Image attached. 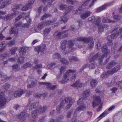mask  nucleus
<instances>
[{"label":"nucleus","mask_w":122,"mask_h":122,"mask_svg":"<svg viewBox=\"0 0 122 122\" xmlns=\"http://www.w3.org/2000/svg\"><path fill=\"white\" fill-rule=\"evenodd\" d=\"M61 47L62 50L64 54L69 53L70 51L73 52L76 50L77 47L74 46V44L72 41L69 40L67 42L66 40H64L61 42Z\"/></svg>","instance_id":"f257e3e1"},{"label":"nucleus","mask_w":122,"mask_h":122,"mask_svg":"<svg viewBox=\"0 0 122 122\" xmlns=\"http://www.w3.org/2000/svg\"><path fill=\"white\" fill-rule=\"evenodd\" d=\"M67 104L65 108V109L67 110L69 109L73 104L74 101L71 97H67L63 100L61 99L60 105L57 107L56 110L57 111H59L65 105L64 101Z\"/></svg>","instance_id":"f03ea898"},{"label":"nucleus","mask_w":122,"mask_h":122,"mask_svg":"<svg viewBox=\"0 0 122 122\" xmlns=\"http://www.w3.org/2000/svg\"><path fill=\"white\" fill-rule=\"evenodd\" d=\"M77 40L79 41H82L86 43L89 42L88 45V48H92L94 45V41L92 38L80 37L77 38Z\"/></svg>","instance_id":"7ed1b4c3"},{"label":"nucleus","mask_w":122,"mask_h":122,"mask_svg":"<svg viewBox=\"0 0 122 122\" xmlns=\"http://www.w3.org/2000/svg\"><path fill=\"white\" fill-rule=\"evenodd\" d=\"M76 70H72L71 69H69L67 70L65 73V74L64 75V78L61 81V83L62 84L66 83H67V81L68 80L67 78L68 76L70 75L71 73H74L76 72Z\"/></svg>","instance_id":"20e7f679"},{"label":"nucleus","mask_w":122,"mask_h":122,"mask_svg":"<svg viewBox=\"0 0 122 122\" xmlns=\"http://www.w3.org/2000/svg\"><path fill=\"white\" fill-rule=\"evenodd\" d=\"M65 31H62L60 32H55L54 35V37L56 39H61L63 38H65L68 36L67 34L63 35Z\"/></svg>","instance_id":"39448f33"},{"label":"nucleus","mask_w":122,"mask_h":122,"mask_svg":"<svg viewBox=\"0 0 122 122\" xmlns=\"http://www.w3.org/2000/svg\"><path fill=\"white\" fill-rule=\"evenodd\" d=\"M113 31L116 33L112 34L111 37L112 39H114L117 37L119 35L122 33V27L120 28H117L114 30Z\"/></svg>","instance_id":"423d86ee"},{"label":"nucleus","mask_w":122,"mask_h":122,"mask_svg":"<svg viewBox=\"0 0 122 122\" xmlns=\"http://www.w3.org/2000/svg\"><path fill=\"white\" fill-rule=\"evenodd\" d=\"M94 101L92 103V105L94 107H95L99 104L101 102V100L99 96H94Z\"/></svg>","instance_id":"0eeeda50"},{"label":"nucleus","mask_w":122,"mask_h":122,"mask_svg":"<svg viewBox=\"0 0 122 122\" xmlns=\"http://www.w3.org/2000/svg\"><path fill=\"white\" fill-rule=\"evenodd\" d=\"M96 0H84L83 4H82L83 6H87L89 3H91L89 6L87 7L86 8L91 7L94 4V2Z\"/></svg>","instance_id":"6e6552de"},{"label":"nucleus","mask_w":122,"mask_h":122,"mask_svg":"<svg viewBox=\"0 0 122 122\" xmlns=\"http://www.w3.org/2000/svg\"><path fill=\"white\" fill-rule=\"evenodd\" d=\"M39 84L41 85H46L48 89L50 90H53L55 89L56 87V86L52 85L50 83L45 82H39Z\"/></svg>","instance_id":"1a4fd4ad"},{"label":"nucleus","mask_w":122,"mask_h":122,"mask_svg":"<svg viewBox=\"0 0 122 122\" xmlns=\"http://www.w3.org/2000/svg\"><path fill=\"white\" fill-rule=\"evenodd\" d=\"M89 21H91L96 24H98V23L100 22V18L98 17L97 19H96L94 16L90 17L88 19Z\"/></svg>","instance_id":"9d476101"},{"label":"nucleus","mask_w":122,"mask_h":122,"mask_svg":"<svg viewBox=\"0 0 122 122\" xmlns=\"http://www.w3.org/2000/svg\"><path fill=\"white\" fill-rule=\"evenodd\" d=\"M3 94V93L2 92L0 95V106L4 105L6 102V98Z\"/></svg>","instance_id":"9b49d317"},{"label":"nucleus","mask_w":122,"mask_h":122,"mask_svg":"<svg viewBox=\"0 0 122 122\" xmlns=\"http://www.w3.org/2000/svg\"><path fill=\"white\" fill-rule=\"evenodd\" d=\"M24 91L23 90L19 89L17 91L15 92L14 94V96L15 97H20L24 93Z\"/></svg>","instance_id":"f8f14e48"},{"label":"nucleus","mask_w":122,"mask_h":122,"mask_svg":"<svg viewBox=\"0 0 122 122\" xmlns=\"http://www.w3.org/2000/svg\"><path fill=\"white\" fill-rule=\"evenodd\" d=\"M112 3L109 2L104 4L103 5L97 9V12H100L101 11L105 9L107 6H109L111 5L112 4Z\"/></svg>","instance_id":"ddd939ff"},{"label":"nucleus","mask_w":122,"mask_h":122,"mask_svg":"<svg viewBox=\"0 0 122 122\" xmlns=\"http://www.w3.org/2000/svg\"><path fill=\"white\" fill-rule=\"evenodd\" d=\"M120 68V66H118L114 67L111 70L108 71V73L110 75H112L114 73L117 72L119 69Z\"/></svg>","instance_id":"4468645a"},{"label":"nucleus","mask_w":122,"mask_h":122,"mask_svg":"<svg viewBox=\"0 0 122 122\" xmlns=\"http://www.w3.org/2000/svg\"><path fill=\"white\" fill-rule=\"evenodd\" d=\"M91 13V12L89 11H86L81 14V17L82 19H85L89 16Z\"/></svg>","instance_id":"2eb2a0df"},{"label":"nucleus","mask_w":122,"mask_h":122,"mask_svg":"<svg viewBox=\"0 0 122 122\" xmlns=\"http://www.w3.org/2000/svg\"><path fill=\"white\" fill-rule=\"evenodd\" d=\"M38 105H39V103L37 102L31 103H29L28 104L29 110H32L33 109L35 108L36 107H37Z\"/></svg>","instance_id":"dca6fc26"},{"label":"nucleus","mask_w":122,"mask_h":122,"mask_svg":"<svg viewBox=\"0 0 122 122\" xmlns=\"http://www.w3.org/2000/svg\"><path fill=\"white\" fill-rule=\"evenodd\" d=\"M27 22L28 23H25L23 25V27L28 28L30 26V24L31 22V20L29 17V16L28 15L27 16H26L25 18Z\"/></svg>","instance_id":"f3484780"},{"label":"nucleus","mask_w":122,"mask_h":122,"mask_svg":"<svg viewBox=\"0 0 122 122\" xmlns=\"http://www.w3.org/2000/svg\"><path fill=\"white\" fill-rule=\"evenodd\" d=\"M60 8L62 10H66V11L65 12V14H66L68 12L70 11L69 9L70 8H72V6H70L69 8L67 7V6L66 5L61 4L60 6Z\"/></svg>","instance_id":"a211bd4d"},{"label":"nucleus","mask_w":122,"mask_h":122,"mask_svg":"<svg viewBox=\"0 0 122 122\" xmlns=\"http://www.w3.org/2000/svg\"><path fill=\"white\" fill-rule=\"evenodd\" d=\"M83 84L80 82L79 80L76 81V82L71 85V86L73 87H81L82 86Z\"/></svg>","instance_id":"6ab92c4d"},{"label":"nucleus","mask_w":122,"mask_h":122,"mask_svg":"<svg viewBox=\"0 0 122 122\" xmlns=\"http://www.w3.org/2000/svg\"><path fill=\"white\" fill-rule=\"evenodd\" d=\"M26 114L25 112H22L17 117L23 121H24L26 119L24 117Z\"/></svg>","instance_id":"aec40b11"},{"label":"nucleus","mask_w":122,"mask_h":122,"mask_svg":"<svg viewBox=\"0 0 122 122\" xmlns=\"http://www.w3.org/2000/svg\"><path fill=\"white\" fill-rule=\"evenodd\" d=\"M102 22L104 23L105 22L107 23H113L115 22L114 20H111L108 19L107 18L103 16L102 17Z\"/></svg>","instance_id":"412c9836"},{"label":"nucleus","mask_w":122,"mask_h":122,"mask_svg":"<svg viewBox=\"0 0 122 122\" xmlns=\"http://www.w3.org/2000/svg\"><path fill=\"white\" fill-rule=\"evenodd\" d=\"M97 81L95 79H93L90 81V86L92 88L95 87L97 84Z\"/></svg>","instance_id":"4be33fe9"},{"label":"nucleus","mask_w":122,"mask_h":122,"mask_svg":"<svg viewBox=\"0 0 122 122\" xmlns=\"http://www.w3.org/2000/svg\"><path fill=\"white\" fill-rule=\"evenodd\" d=\"M102 51L105 55H108V52L107 50V45L105 44L103 45L102 47Z\"/></svg>","instance_id":"5701e85b"},{"label":"nucleus","mask_w":122,"mask_h":122,"mask_svg":"<svg viewBox=\"0 0 122 122\" xmlns=\"http://www.w3.org/2000/svg\"><path fill=\"white\" fill-rule=\"evenodd\" d=\"M86 105L84 104H83L81 105L79 107L76 108V111H81L85 109L86 107Z\"/></svg>","instance_id":"b1692460"},{"label":"nucleus","mask_w":122,"mask_h":122,"mask_svg":"<svg viewBox=\"0 0 122 122\" xmlns=\"http://www.w3.org/2000/svg\"><path fill=\"white\" fill-rule=\"evenodd\" d=\"M19 55L20 56H24L25 55L26 50L24 48L21 47L20 49Z\"/></svg>","instance_id":"393cba45"},{"label":"nucleus","mask_w":122,"mask_h":122,"mask_svg":"<svg viewBox=\"0 0 122 122\" xmlns=\"http://www.w3.org/2000/svg\"><path fill=\"white\" fill-rule=\"evenodd\" d=\"M117 64V63L114 61H112L109 63L107 67V68L108 69H110Z\"/></svg>","instance_id":"a878e982"},{"label":"nucleus","mask_w":122,"mask_h":122,"mask_svg":"<svg viewBox=\"0 0 122 122\" xmlns=\"http://www.w3.org/2000/svg\"><path fill=\"white\" fill-rule=\"evenodd\" d=\"M39 109L38 110V112L41 114L45 112L47 109V107H39Z\"/></svg>","instance_id":"bb28decb"},{"label":"nucleus","mask_w":122,"mask_h":122,"mask_svg":"<svg viewBox=\"0 0 122 122\" xmlns=\"http://www.w3.org/2000/svg\"><path fill=\"white\" fill-rule=\"evenodd\" d=\"M14 16V15L12 13L11 14H9L5 15L4 18V20H7L8 19H11Z\"/></svg>","instance_id":"cd10ccee"},{"label":"nucleus","mask_w":122,"mask_h":122,"mask_svg":"<svg viewBox=\"0 0 122 122\" xmlns=\"http://www.w3.org/2000/svg\"><path fill=\"white\" fill-rule=\"evenodd\" d=\"M7 44V43L6 42L4 41L0 42V46L2 47L4 46V47L1 48L0 49V51L1 52L5 48V46Z\"/></svg>","instance_id":"c85d7f7f"},{"label":"nucleus","mask_w":122,"mask_h":122,"mask_svg":"<svg viewBox=\"0 0 122 122\" xmlns=\"http://www.w3.org/2000/svg\"><path fill=\"white\" fill-rule=\"evenodd\" d=\"M90 90H88L85 91L83 94V96L85 97H88L90 94Z\"/></svg>","instance_id":"c756f323"},{"label":"nucleus","mask_w":122,"mask_h":122,"mask_svg":"<svg viewBox=\"0 0 122 122\" xmlns=\"http://www.w3.org/2000/svg\"><path fill=\"white\" fill-rule=\"evenodd\" d=\"M44 23V22H43L38 24L37 26V28L38 30H41L45 26Z\"/></svg>","instance_id":"7c9ffc66"},{"label":"nucleus","mask_w":122,"mask_h":122,"mask_svg":"<svg viewBox=\"0 0 122 122\" xmlns=\"http://www.w3.org/2000/svg\"><path fill=\"white\" fill-rule=\"evenodd\" d=\"M18 48L17 47H13L10 49V51L12 55L14 54L17 50Z\"/></svg>","instance_id":"2f4dec72"},{"label":"nucleus","mask_w":122,"mask_h":122,"mask_svg":"<svg viewBox=\"0 0 122 122\" xmlns=\"http://www.w3.org/2000/svg\"><path fill=\"white\" fill-rule=\"evenodd\" d=\"M51 31V29L50 28H46L45 29L44 31H43V33L45 36H47L48 34Z\"/></svg>","instance_id":"473e14b6"},{"label":"nucleus","mask_w":122,"mask_h":122,"mask_svg":"<svg viewBox=\"0 0 122 122\" xmlns=\"http://www.w3.org/2000/svg\"><path fill=\"white\" fill-rule=\"evenodd\" d=\"M54 19L55 20V21H51V20H48L46 21L45 22H44L45 26L50 25L54 23L55 22V21L56 20L55 19Z\"/></svg>","instance_id":"72a5a7b5"},{"label":"nucleus","mask_w":122,"mask_h":122,"mask_svg":"<svg viewBox=\"0 0 122 122\" xmlns=\"http://www.w3.org/2000/svg\"><path fill=\"white\" fill-rule=\"evenodd\" d=\"M69 60L70 62H72L73 61H79V60L76 57L72 56L69 58Z\"/></svg>","instance_id":"f704fd0d"},{"label":"nucleus","mask_w":122,"mask_h":122,"mask_svg":"<svg viewBox=\"0 0 122 122\" xmlns=\"http://www.w3.org/2000/svg\"><path fill=\"white\" fill-rule=\"evenodd\" d=\"M23 56H20L18 58L17 61L18 63L21 64L24 61V58L23 57Z\"/></svg>","instance_id":"c9c22d12"},{"label":"nucleus","mask_w":122,"mask_h":122,"mask_svg":"<svg viewBox=\"0 0 122 122\" xmlns=\"http://www.w3.org/2000/svg\"><path fill=\"white\" fill-rule=\"evenodd\" d=\"M67 17L65 14H64V15L61 18V20L64 23H66L67 21Z\"/></svg>","instance_id":"e433bc0d"},{"label":"nucleus","mask_w":122,"mask_h":122,"mask_svg":"<svg viewBox=\"0 0 122 122\" xmlns=\"http://www.w3.org/2000/svg\"><path fill=\"white\" fill-rule=\"evenodd\" d=\"M16 60V59L12 57L11 58H9L7 61L4 62V64H6L9 61L13 62L15 61Z\"/></svg>","instance_id":"4c0bfd02"},{"label":"nucleus","mask_w":122,"mask_h":122,"mask_svg":"<svg viewBox=\"0 0 122 122\" xmlns=\"http://www.w3.org/2000/svg\"><path fill=\"white\" fill-rule=\"evenodd\" d=\"M108 73V71L106 73H103L100 76L102 78H105L107 77L109 75Z\"/></svg>","instance_id":"58836bf2"},{"label":"nucleus","mask_w":122,"mask_h":122,"mask_svg":"<svg viewBox=\"0 0 122 122\" xmlns=\"http://www.w3.org/2000/svg\"><path fill=\"white\" fill-rule=\"evenodd\" d=\"M99 23H98V25L97 24L98 26V27H99V33L100 32L103 31V29H104V26L102 25H100L99 24Z\"/></svg>","instance_id":"ea45409f"},{"label":"nucleus","mask_w":122,"mask_h":122,"mask_svg":"<svg viewBox=\"0 0 122 122\" xmlns=\"http://www.w3.org/2000/svg\"><path fill=\"white\" fill-rule=\"evenodd\" d=\"M107 114V111H105L98 117V118L100 119H101L105 117Z\"/></svg>","instance_id":"a19ab883"},{"label":"nucleus","mask_w":122,"mask_h":122,"mask_svg":"<svg viewBox=\"0 0 122 122\" xmlns=\"http://www.w3.org/2000/svg\"><path fill=\"white\" fill-rule=\"evenodd\" d=\"M37 112L36 111H33L32 112L31 115V116L33 118H36L38 116L37 112H38V110H37Z\"/></svg>","instance_id":"79ce46f5"},{"label":"nucleus","mask_w":122,"mask_h":122,"mask_svg":"<svg viewBox=\"0 0 122 122\" xmlns=\"http://www.w3.org/2000/svg\"><path fill=\"white\" fill-rule=\"evenodd\" d=\"M11 34H17L18 33V30H15L14 27H12L11 30Z\"/></svg>","instance_id":"37998d69"},{"label":"nucleus","mask_w":122,"mask_h":122,"mask_svg":"<svg viewBox=\"0 0 122 122\" xmlns=\"http://www.w3.org/2000/svg\"><path fill=\"white\" fill-rule=\"evenodd\" d=\"M60 61L63 64L67 65L68 64V62L64 58H61L60 60Z\"/></svg>","instance_id":"c03bdc74"},{"label":"nucleus","mask_w":122,"mask_h":122,"mask_svg":"<svg viewBox=\"0 0 122 122\" xmlns=\"http://www.w3.org/2000/svg\"><path fill=\"white\" fill-rule=\"evenodd\" d=\"M31 65L29 63H27L24 65L22 66V68L23 69H25L27 67H30L31 66Z\"/></svg>","instance_id":"a18cd8bd"},{"label":"nucleus","mask_w":122,"mask_h":122,"mask_svg":"<svg viewBox=\"0 0 122 122\" xmlns=\"http://www.w3.org/2000/svg\"><path fill=\"white\" fill-rule=\"evenodd\" d=\"M7 56V54L6 53L2 54L0 56V60L1 61H3L4 59Z\"/></svg>","instance_id":"49530a36"},{"label":"nucleus","mask_w":122,"mask_h":122,"mask_svg":"<svg viewBox=\"0 0 122 122\" xmlns=\"http://www.w3.org/2000/svg\"><path fill=\"white\" fill-rule=\"evenodd\" d=\"M76 74H72V75L70 79V81L71 82L74 81L76 77Z\"/></svg>","instance_id":"de8ad7c7"},{"label":"nucleus","mask_w":122,"mask_h":122,"mask_svg":"<svg viewBox=\"0 0 122 122\" xmlns=\"http://www.w3.org/2000/svg\"><path fill=\"white\" fill-rule=\"evenodd\" d=\"M73 112V111L72 110H70L68 112L66 115V117L67 118H70Z\"/></svg>","instance_id":"09e8293b"},{"label":"nucleus","mask_w":122,"mask_h":122,"mask_svg":"<svg viewBox=\"0 0 122 122\" xmlns=\"http://www.w3.org/2000/svg\"><path fill=\"white\" fill-rule=\"evenodd\" d=\"M53 57L54 58L59 59L60 58L61 56L58 53H55L53 56Z\"/></svg>","instance_id":"8fccbe9b"},{"label":"nucleus","mask_w":122,"mask_h":122,"mask_svg":"<svg viewBox=\"0 0 122 122\" xmlns=\"http://www.w3.org/2000/svg\"><path fill=\"white\" fill-rule=\"evenodd\" d=\"M35 83V82L32 81L31 82L30 84H28L27 85V87L29 88H31L33 87Z\"/></svg>","instance_id":"3c124183"},{"label":"nucleus","mask_w":122,"mask_h":122,"mask_svg":"<svg viewBox=\"0 0 122 122\" xmlns=\"http://www.w3.org/2000/svg\"><path fill=\"white\" fill-rule=\"evenodd\" d=\"M83 8H83L82 7V6H80L78 10H76V11H73V13L77 14L78 13V10H79V11L82 10H83Z\"/></svg>","instance_id":"603ef678"},{"label":"nucleus","mask_w":122,"mask_h":122,"mask_svg":"<svg viewBox=\"0 0 122 122\" xmlns=\"http://www.w3.org/2000/svg\"><path fill=\"white\" fill-rule=\"evenodd\" d=\"M113 18L115 20L118 21L120 19L121 17L119 15H115L113 16Z\"/></svg>","instance_id":"864d4df0"},{"label":"nucleus","mask_w":122,"mask_h":122,"mask_svg":"<svg viewBox=\"0 0 122 122\" xmlns=\"http://www.w3.org/2000/svg\"><path fill=\"white\" fill-rule=\"evenodd\" d=\"M40 46H36L35 48V51H37L38 53L40 51H41Z\"/></svg>","instance_id":"5fc2aeb1"},{"label":"nucleus","mask_w":122,"mask_h":122,"mask_svg":"<svg viewBox=\"0 0 122 122\" xmlns=\"http://www.w3.org/2000/svg\"><path fill=\"white\" fill-rule=\"evenodd\" d=\"M67 2L68 3L71 4H73L74 3H76L77 1L76 0H66Z\"/></svg>","instance_id":"6e6d98bb"},{"label":"nucleus","mask_w":122,"mask_h":122,"mask_svg":"<svg viewBox=\"0 0 122 122\" xmlns=\"http://www.w3.org/2000/svg\"><path fill=\"white\" fill-rule=\"evenodd\" d=\"M15 26L16 27V28L18 27L21 28V27H23V25L22 24V23H17L15 25Z\"/></svg>","instance_id":"4d7b16f0"},{"label":"nucleus","mask_w":122,"mask_h":122,"mask_svg":"<svg viewBox=\"0 0 122 122\" xmlns=\"http://www.w3.org/2000/svg\"><path fill=\"white\" fill-rule=\"evenodd\" d=\"M15 40H12L9 42L8 43V44L9 46H11L14 45L15 43Z\"/></svg>","instance_id":"13d9d810"},{"label":"nucleus","mask_w":122,"mask_h":122,"mask_svg":"<svg viewBox=\"0 0 122 122\" xmlns=\"http://www.w3.org/2000/svg\"><path fill=\"white\" fill-rule=\"evenodd\" d=\"M13 68L15 71H18L19 69V68L17 64L13 66Z\"/></svg>","instance_id":"bf43d9fd"},{"label":"nucleus","mask_w":122,"mask_h":122,"mask_svg":"<svg viewBox=\"0 0 122 122\" xmlns=\"http://www.w3.org/2000/svg\"><path fill=\"white\" fill-rule=\"evenodd\" d=\"M54 0H43V2H45L46 1L48 3V4L50 5H51L52 2L54 1Z\"/></svg>","instance_id":"052dcab7"},{"label":"nucleus","mask_w":122,"mask_h":122,"mask_svg":"<svg viewBox=\"0 0 122 122\" xmlns=\"http://www.w3.org/2000/svg\"><path fill=\"white\" fill-rule=\"evenodd\" d=\"M46 45L45 44L43 45L42 46H40L41 52H42L46 48Z\"/></svg>","instance_id":"680f3d73"},{"label":"nucleus","mask_w":122,"mask_h":122,"mask_svg":"<svg viewBox=\"0 0 122 122\" xmlns=\"http://www.w3.org/2000/svg\"><path fill=\"white\" fill-rule=\"evenodd\" d=\"M51 16V15L48 14H44V15L42 16L41 18L42 20H43L45 18H47Z\"/></svg>","instance_id":"e2e57ef3"},{"label":"nucleus","mask_w":122,"mask_h":122,"mask_svg":"<svg viewBox=\"0 0 122 122\" xmlns=\"http://www.w3.org/2000/svg\"><path fill=\"white\" fill-rule=\"evenodd\" d=\"M66 68V67L65 66H61V68H60V72L62 73L64 72L65 71V70Z\"/></svg>","instance_id":"0e129e2a"},{"label":"nucleus","mask_w":122,"mask_h":122,"mask_svg":"<svg viewBox=\"0 0 122 122\" xmlns=\"http://www.w3.org/2000/svg\"><path fill=\"white\" fill-rule=\"evenodd\" d=\"M56 65L55 63H51L50 64L48 65V67L49 69H51V68L55 66Z\"/></svg>","instance_id":"69168bd1"},{"label":"nucleus","mask_w":122,"mask_h":122,"mask_svg":"<svg viewBox=\"0 0 122 122\" xmlns=\"http://www.w3.org/2000/svg\"><path fill=\"white\" fill-rule=\"evenodd\" d=\"M119 117L117 116H116L114 117L113 121L114 122H116L119 119Z\"/></svg>","instance_id":"338daca9"},{"label":"nucleus","mask_w":122,"mask_h":122,"mask_svg":"<svg viewBox=\"0 0 122 122\" xmlns=\"http://www.w3.org/2000/svg\"><path fill=\"white\" fill-rule=\"evenodd\" d=\"M89 67L92 69H94L95 68V65L93 63H91Z\"/></svg>","instance_id":"774afa93"}]
</instances>
